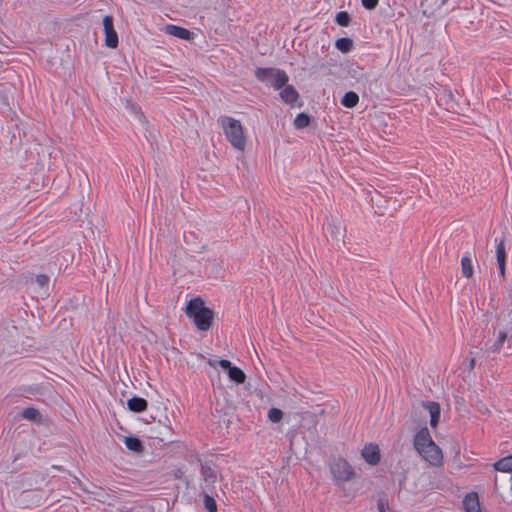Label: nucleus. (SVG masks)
<instances>
[{
  "label": "nucleus",
  "mask_w": 512,
  "mask_h": 512,
  "mask_svg": "<svg viewBox=\"0 0 512 512\" xmlns=\"http://www.w3.org/2000/svg\"><path fill=\"white\" fill-rule=\"evenodd\" d=\"M506 337H507V333L505 331H499L497 340L495 341V343L492 346V350L496 351V352L499 351L501 349L503 343L505 342Z\"/></svg>",
  "instance_id": "27"
},
{
  "label": "nucleus",
  "mask_w": 512,
  "mask_h": 512,
  "mask_svg": "<svg viewBox=\"0 0 512 512\" xmlns=\"http://www.w3.org/2000/svg\"><path fill=\"white\" fill-rule=\"evenodd\" d=\"M36 283L40 286V287H45L48 285L49 283V278L48 276L44 275V274H40V275H37L36 277Z\"/></svg>",
  "instance_id": "29"
},
{
  "label": "nucleus",
  "mask_w": 512,
  "mask_h": 512,
  "mask_svg": "<svg viewBox=\"0 0 512 512\" xmlns=\"http://www.w3.org/2000/svg\"><path fill=\"white\" fill-rule=\"evenodd\" d=\"M414 446L422 458L431 465L442 463L443 455L440 448L432 440L427 428L421 429L415 436Z\"/></svg>",
  "instance_id": "1"
},
{
  "label": "nucleus",
  "mask_w": 512,
  "mask_h": 512,
  "mask_svg": "<svg viewBox=\"0 0 512 512\" xmlns=\"http://www.w3.org/2000/svg\"><path fill=\"white\" fill-rule=\"evenodd\" d=\"M21 416L24 419L34 421V422H39L41 420V413L39 412L38 409L33 408V407H28V408L23 409L21 412Z\"/></svg>",
  "instance_id": "19"
},
{
  "label": "nucleus",
  "mask_w": 512,
  "mask_h": 512,
  "mask_svg": "<svg viewBox=\"0 0 512 512\" xmlns=\"http://www.w3.org/2000/svg\"><path fill=\"white\" fill-rule=\"evenodd\" d=\"M329 228H330V232H331L332 237L337 242H342L343 238H344L345 230H344V227L341 225V223L331 224L329 226Z\"/></svg>",
  "instance_id": "21"
},
{
  "label": "nucleus",
  "mask_w": 512,
  "mask_h": 512,
  "mask_svg": "<svg viewBox=\"0 0 512 512\" xmlns=\"http://www.w3.org/2000/svg\"><path fill=\"white\" fill-rule=\"evenodd\" d=\"M280 97L285 103L294 105L298 101L299 95L293 86L285 84L281 88Z\"/></svg>",
  "instance_id": "13"
},
{
  "label": "nucleus",
  "mask_w": 512,
  "mask_h": 512,
  "mask_svg": "<svg viewBox=\"0 0 512 512\" xmlns=\"http://www.w3.org/2000/svg\"><path fill=\"white\" fill-rule=\"evenodd\" d=\"M378 1L379 0H362V5L366 8V9H374L377 4H378Z\"/></svg>",
  "instance_id": "30"
},
{
  "label": "nucleus",
  "mask_w": 512,
  "mask_h": 512,
  "mask_svg": "<svg viewBox=\"0 0 512 512\" xmlns=\"http://www.w3.org/2000/svg\"><path fill=\"white\" fill-rule=\"evenodd\" d=\"M463 506L465 512H481L478 494L476 492L468 493L463 500Z\"/></svg>",
  "instance_id": "11"
},
{
  "label": "nucleus",
  "mask_w": 512,
  "mask_h": 512,
  "mask_svg": "<svg viewBox=\"0 0 512 512\" xmlns=\"http://www.w3.org/2000/svg\"><path fill=\"white\" fill-rule=\"evenodd\" d=\"M423 407L429 412L431 427L435 428L440 420L441 410L439 404L436 402L429 401L424 402Z\"/></svg>",
  "instance_id": "10"
},
{
  "label": "nucleus",
  "mask_w": 512,
  "mask_h": 512,
  "mask_svg": "<svg viewBox=\"0 0 512 512\" xmlns=\"http://www.w3.org/2000/svg\"><path fill=\"white\" fill-rule=\"evenodd\" d=\"M496 260L499 267V273L504 278L506 267V250L503 239L496 240Z\"/></svg>",
  "instance_id": "8"
},
{
  "label": "nucleus",
  "mask_w": 512,
  "mask_h": 512,
  "mask_svg": "<svg viewBox=\"0 0 512 512\" xmlns=\"http://www.w3.org/2000/svg\"><path fill=\"white\" fill-rule=\"evenodd\" d=\"M336 22L342 27H347L350 23V16L347 12L342 11L336 15Z\"/></svg>",
  "instance_id": "26"
},
{
  "label": "nucleus",
  "mask_w": 512,
  "mask_h": 512,
  "mask_svg": "<svg viewBox=\"0 0 512 512\" xmlns=\"http://www.w3.org/2000/svg\"><path fill=\"white\" fill-rule=\"evenodd\" d=\"M256 77L261 82L277 90L281 89L288 82V76L284 71L273 68H258L256 70Z\"/></svg>",
  "instance_id": "4"
},
{
  "label": "nucleus",
  "mask_w": 512,
  "mask_h": 512,
  "mask_svg": "<svg viewBox=\"0 0 512 512\" xmlns=\"http://www.w3.org/2000/svg\"><path fill=\"white\" fill-rule=\"evenodd\" d=\"M362 456L365 461L371 465H375L380 460V451L377 445L368 444L362 450Z\"/></svg>",
  "instance_id": "9"
},
{
  "label": "nucleus",
  "mask_w": 512,
  "mask_h": 512,
  "mask_svg": "<svg viewBox=\"0 0 512 512\" xmlns=\"http://www.w3.org/2000/svg\"><path fill=\"white\" fill-rule=\"evenodd\" d=\"M461 271L466 278H470L473 275L472 259L469 254L464 255L461 259Z\"/></svg>",
  "instance_id": "17"
},
{
  "label": "nucleus",
  "mask_w": 512,
  "mask_h": 512,
  "mask_svg": "<svg viewBox=\"0 0 512 512\" xmlns=\"http://www.w3.org/2000/svg\"><path fill=\"white\" fill-rule=\"evenodd\" d=\"M335 46L341 52H349L353 46V42L349 38H340L336 41Z\"/></svg>",
  "instance_id": "22"
},
{
  "label": "nucleus",
  "mask_w": 512,
  "mask_h": 512,
  "mask_svg": "<svg viewBox=\"0 0 512 512\" xmlns=\"http://www.w3.org/2000/svg\"><path fill=\"white\" fill-rule=\"evenodd\" d=\"M201 475L207 487L213 486L218 481V473L211 465H202Z\"/></svg>",
  "instance_id": "12"
},
{
  "label": "nucleus",
  "mask_w": 512,
  "mask_h": 512,
  "mask_svg": "<svg viewBox=\"0 0 512 512\" xmlns=\"http://www.w3.org/2000/svg\"><path fill=\"white\" fill-rule=\"evenodd\" d=\"M215 319L214 308L201 297H194V328L201 337H206L214 326Z\"/></svg>",
  "instance_id": "2"
},
{
  "label": "nucleus",
  "mask_w": 512,
  "mask_h": 512,
  "mask_svg": "<svg viewBox=\"0 0 512 512\" xmlns=\"http://www.w3.org/2000/svg\"><path fill=\"white\" fill-rule=\"evenodd\" d=\"M309 122H310V119L308 117V115L304 114V113H301L299 114L295 120H294V126L297 128V129H302L306 126L309 125Z\"/></svg>",
  "instance_id": "24"
},
{
  "label": "nucleus",
  "mask_w": 512,
  "mask_h": 512,
  "mask_svg": "<svg viewBox=\"0 0 512 512\" xmlns=\"http://www.w3.org/2000/svg\"><path fill=\"white\" fill-rule=\"evenodd\" d=\"M103 28L105 32V45L109 48H116L118 46V35L114 29L113 17L111 15L104 16Z\"/></svg>",
  "instance_id": "6"
},
{
  "label": "nucleus",
  "mask_w": 512,
  "mask_h": 512,
  "mask_svg": "<svg viewBox=\"0 0 512 512\" xmlns=\"http://www.w3.org/2000/svg\"><path fill=\"white\" fill-rule=\"evenodd\" d=\"M331 473L337 481H349L354 476V471L344 459H336L330 466Z\"/></svg>",
  "instance_id": "5"
},
{
  "label": "nucleus",
  "mask_w": 512,
  "mask_h": 512,
  "mask_svg": "<svg viewBox=\"0 0 512 512\" xmlns=\"http://www.w3.org/2000/svg\"><path fill=\"white\" fill-rule=\"evenodd\" d=\"M128 409L132 412L140 413L146 410L147 401L141 397H132L127 401Z\"/></svg>",
  "instance_id": "15"
},
{
  "label": "nucleus",
  "mask_w": 512,
  "mask_h": 512,
  "mask_svg": "<svg viewBox=\"0 0 512 512\" xmlns=\"http://www.w3.org/2000/svg\"><path fill=\"white\" fill-rule=\"evenodd\" d=\"M268 418L273 423H278L283 418V412L278 408H271L268 411Z\"/></svg>",
  "instance_id": "25"
},
{
  "label": "nucleus",
  "mask_w": 512,
  "mask_h": 512,
  "mask_svg": "<svg viewBox=\"0 0 512 512\" xmlns=\"http://www.w3.org/2000/svg\"><path fill=\"white\" fill-rule=\"evenodd\" d=\"M377 507L379 512H393L385 499H379Z\"/></svg>",
  "instance_id": "28"
},
{
  "label": "nucleus",
  "mask_w": 512,
  "mask_h": 512,
  "mask_svg": "<svg viewBox=\"0 0 512 512\" xmlns=\"http://www.w3.org/2000/svg\"><path fill=\"white\" fill-rule=\"evenodd\" d=\"M185 313L189 318H192V298L186 302Z\"/></svg>",
  "instance_id": "31"
},
{
  "label": "nucleus",
  "mask_w": 512,
  "mask_h": 512,
  "mask_svg": "<svg viewBox=\"0 0 512 512\" xmlns=\"http://www.w3.org/2000/svg\"><path fill=\"white\" fill-rule=\"evenodd\" d=\"M218 364L223 370L227 371L228 376L232 381L238 384L245 382V373L240 368L233 366L229 360L222 359L218 361Z\"/></svg>",
  "instance_id": "7"
},
{
  "label": "nucleus",
  "mask_w": 512,
  "mask_h": 512,
  "mask_svg": "<svg viewBox=\"0 0 512 512\" xmlns=\"http://www.w3.org/2000/svg\"><path fill=\"white\" fill-rule=\"evenodd\" d=\"M124 443H125L126 447L133 452L139 453L143 450V445H142L141 441L136 437H133V436L125 437Z\"/></svg>",
  "instance_id": "20"
},
{
  "label": "nucleus",
  "mask_w": 512,
  "mask_h": 512,
  "mask_svg": "<svg viewBox=\"0 0 512 512\" xmlns=\"http://www.w3.org/2000/svg\"><path fill=\"white\" fill-rule=\"evenodd\" d=\"M164 30L167 34L184 40H189L191 36V32L188 29L172 24L166 25Z\"/></svg>",
  "instance_id": "14"
},
{
  "label": "nucleus",
  "mask_w": 512,
  "mask_h": 512,
  "mask_svg": "<svg viewBox=\"0 0 512 512\" xmlns=\"http://www.w3.org/2000/svg\"><path fill=\"white\" fill-rule=\"evenodd\" d=\"M358 102L359 96L357 95V93L353 91L347 92L341 100V104L347 108L355 107L358 104Z\"/></svg>",
  "instance_id": "18"
},
{
  "label": "nucleus",
  "mask_w": 512,
  "mask_h": 512,
  "mask_svg": "<svg viewBox=\"0 0 512 512\" xmlns=\"http://www.w3.org/2000/svg\"><path fill=\"white\" fill-rule=\"evenodd\" d=\"M203 504L208 512H217V504L213 497L208 494L203 495Z\"/></svg>",
  "instance_id": "23"
},
{
  "label": "nucleus",
  "mask_w": 512,
  "mask_h": 512,
  "mask_svg": "<svg viewBox=\"0 0 512 512\" xmlns=\"http://www.w3.org/2000/svg\"><path fill=\"white\" fill-rule=\"evenodd\" d=\"M209 364H210L211 366H215V363H214V362H212V361H209Z\"/></svg>",
  "instance_id": "33"
},
{
  "label": "nucleus",
  "mask_w": 512,
  "mask_h": 512,
  "mask_svg": "<svg viewBox=\"0 0 512 512\" xmlns=\"http://www.w3.org/2000/svg\"><path fill=\"white\" fill-rule=\"evenodd\" d=\"M470 366L473 368V366H474V359L471 360Z\"/></svg>",
  "instance_id": "32"
},
{
  "label": "nucleus",
  "mask_w": 512,
  "mask_h": 512,
  "mask_svg": "<svg viewBox=\"0 0 512 512\" xmlns=\"http://www.w3.org/2000/svg\"><path fill=\"white\" fill-rule=\"evenodd\" d=\"M219 121L230 145L235 150L243 152L246 148V135L241 122L229 116L221 117Z\"/></svg>",
  "instance_id": "3"
},
{
  "label": "nucleus",
  "mask_w": 512,
  "mask_h": 512,
  "mask_svg": "<svg viewBox=\"0 0 512 512\" xmlns=\"http://www.w3.org/2000/svg\"><path fill=\"white\" fill-rule=\"evenodd\" d=\"M494 468L500 472H512V454L495 462Z\"/></svg>",
  "instance_id": "16"
}]
</instances>
